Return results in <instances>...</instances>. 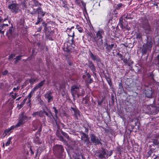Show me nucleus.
<instances>
[{"label":"nucleus","instance_id":"1","mask_svg":"<svg viewBox=\"0 0 159 159\" xmlns=\"http://www.w3.org/2000/svg\"><path fill=\"white\" fill-rule=\"evenodd\" d=\"M71 92L72 96L75 98V95H76L78 97L83 95L84 94L83 90L82 89L79 88L77 85H74L72 86L71 89Z\"/></svg>","mask_w":159,"mask_h":159},{"label":"nucleus","instance_id":"2","mask_svg":"<svg viewBox=\"0 0 159 159\" xmlns=\"http://www.w3.org/2000/svg\"><path fill=\"white\" fill-rule=\"evenodd\" d=\"M8 7L12 12L15 13L18 12L20 11L19 8V5L16 3H12L8 5Z\"/></svg>","mask_w":159,"mask_h":159},{"label":"nucleus","instance_id":"3","mask_svg":"<svg viewBox=\"0 0 159 159\" xmlns=\"http://www.w3.org/2000/svg\"><path fill=\"white\" fill-rule=\"evenodd\" d=\"M30 118L31 117L28 118L26 116H22L21 117H20V119L17 124L16 125V126L18 127L22 125L26 121L30 119Z\"/></svg>","mask_w":159,"mask_h":159},{"label":"nucleus","instance_id":"4","mask_svg":"<svg viewBox=\"0 0 159 159\" xmlns=\"http://www.w3.org/2000/svg\"><path fill=\"white\" fill-rule=\"evenodd\" d=\"M16 127L14 125L11 126L10 128H9L7 129H5L4 133L2 134V137L3 138L5 137L7 135H9L12 132L13 130Z\"/></svg>","mask_w":159,"mask_h":159},{"label":"nucleus","instance_id":"5","mask_svg":"<svg viewBox=\"0 0 159 159\" xmlns=\"http://www.w3.org/2000/svg\"><path fill=\"white\" fill-rule=\"evenodd\" d=\"M90 137L91 140L93 143H95L96 144H98L100 143L99 140L98 139H96L94 134H91Z\"/></svg>","mask_w":159,"mask_h":159},{"label":"nucleus","instance_id":"6","mask_svg":"<svg viewBox=\"0 0 159 159\" xmlns=\"http://www.w3.org/2000/svg\"><path fill=\"white\" fill-rule=\"evenodd\" d=\"M72 109L74 111V116L76 119H78L79 117L80 116V111L78 109H75L73 108H72Z\"/></svg>","mask_w":159,"mask_h":159},{"label":"nucleus","instance_id":"7","mask_svg":"<svg viewBox=\"0 0 159 159\" xmlns=\"http://www.w3.org/2000/svg\"><path fill=\"white\" fill-rule=\"evenodd\" d=\"M72 35L71 34H68L69 36L72 37V39L70 41H69L68 43L70 44L71 46L72 47H74L75 46V44L74 43V38L75 36L74 32V31H72Z\"/></svg>","mask_w":159,"mask_h":159},{"label":"nucleus","instance_id":"8","mask_svg":"<svg viewBox=\"0 0 159 159\" xmlns=\"http://www.w3.org/2000/svg\"><path fill=\"white\" fill-rule=\"evenodd\" d=\"M45 96L46 98L48 99V102H49L50 100L52 99V96L51 93L48 92L45 94Z\"/></svg>","mask_w":159,"mask_h":159},{"label":"nucleus","instance_id":"9","mask_svg":"<svg viewBox=\"0 0 159 159\" xmlns=\"http://www.w3.org/2000/svg\"><path fill=\"white\" fill-rule=\"evenodd\" d=\"M143 28L146 33H148V31L150 30V27L149 24L147 23L145 25H144Z\"/></svg>","mask_w":159,"mask_h":159},{"label":"nucleus","instance_id":"10","mask_svg":"<svg viewBox=\"0 0 159 159\" xmlns=\"http://www.w3.org/2000/svg\"><path fill=\"white\" fill-rule=\"evenodd\" d=\"M35 90L34 88H33L31 91L30 93H29V94H28L27 97L29 99V102H30L31 101V98L32 97L33 94L34 93Z\"/></svg>","mask_w":159,"mask_h":159},{"label":"nucleus","instance_id":"11","mask_svg":"<svg viewBox=\"0 0 159 159\" xmlns=\"http://www.w3.org/2000/svg\"><path fill=\"white\" fill-rule=\"evenodd\" d=\"M37 11L38 14H41L43 16L45 13V12L43 11L41 8L40 7H39L37 9Z\"/></svg>","mask_w":159,"mask_h":159},{"label":"nucleus","instance_id":"12","mask_svg":"<svg viewBox=\"0 0 159 159\" xmlns=\"http://www.w3.org/2000/svg\"><path fill=\"white\" fill-rule=\"evenodd\" d=\"M104 32L102 30H100L98 31L97 34L96 35L98 38H102V35L103 34Z\"/></svg>","mask_w":159,"mask_h":159},{"label":"nucleus","instance_id":"13","mask_svg":"<svg viewBox=\"0 0 159 159\" xmlns=\"http://www.w3.org/2000/svg\"><path fill=\"white\" fill-rule=\"evenodd\" d=\"M45 82L44 80H43L40 82L38 84L36 85V86L34 88L35 90H36L37 89L39 88L40 87L42 86Z\"/></svg>","mask_w":159,"mask_h":159},{"label":"nucleus","instance_id":"14","mask_svg":"<svg viewBox=\"0 0 159 159\" xmlns=\"http://www.w3.org/2000/svg\"><path fill=\"white\" fill-rule=\"evenodd\" d=\"M12 139V137H10L7 140V142L5 144L3 143V146H4V145L7 146H9L10 144L11 143V141Z\"/></svg>","mask_w":159,"mask_h":159},{"label":"nucleus","instance_id":"15","mask_svg":"<svg viewBox=\"0 0 159 159\" xmlns=\"http://www.w3.org/2000/svg\"><path fill=\"white\" fill-rule=\"evenodd\" d=\"M81 139L84 140L85 141H87L89 140V138L87 135L85 134H83L82 136L81 137Z\"/></svg>","mask_w":159,"mask_h":159},{"label":"nucleus","instance_id":"16","mask_svg":"<svg viewBox=\"0 0 159 159\" xmlns=\"http://www.w3.org/2000/svg\"><path fill=\"white\" fill-rule=\"evenodd\" d=\"M34 4V6H38L39 7L41 5V4L39 3L38 1L36 0H32Z\"/></svg>","mask_w":159,"mask_h":159},{"label":"nucleus","instance_id":"17","mask_svg":"<svg viewBox=\"0 0 159 159\" xmlns=\"http://www.w3.org/2000/svg\"><path fill=\"white\" fill-rule=\"evenodd\" d=\"M42 112L41 111L39 112H34L32 114V115L33 116H35L36 115H39L41 116L42 115Z\"/></svg>","mask_w":159,"mask_h":159},{"label":"nucleus","instance_id":"18","mask_svg":"<svg viewBox=\"0 0 159 159\" xmlns=\"http://www.w3.org/2000/svg\"><path fill=\"white\" fill-rule=\"evenodd\" d=\"M114 46V44L111 45H107V48L110 50H111Z\"/></svg>","mask_w":159,"mask_h":159},{"label":"nucleus","instance_id":"19","mask_svg":"<svg viewBox=\"0 0 159 159\" xmlns=\"http://www.w3.org/2000/svg\"><path fill=\"white\" fill-rule=\"evenodd\" d=\"M7 19V18H4V19L2 17V16L0 15V23L1 22H3V21L6 20Z\"/></svg>","mask_w":159,"mask_h":159},{"label":"nucleus","instance_id":"20","mask_svg":"<svg viewBox=\"0 0 159 159\" xmlns=\"http://www.w3.org/2000/svg\"><path fill=\"white\" fill-rule=\"evenodd\" d=\"M53 109L54 110V111L55 113V116L56 117H57V114L58 113V111L57 110L56 108L55 107H53Z\"/></svg>","mask_w":159,"mask_h":159},{"label":"nucleus","instance_id":"21","mask_svg":"<svg viewBox=\"0 0 159 159\" xmlns=\"http://www.w3.org/2000/svg\"><path fill=\"white\" fill-rule=\"evenodd\" d=\"M90 56L92 59L93 60H95L96 59V56L93 55L92 53H90Z\"/></svg>","mask_w":159,"mask_h":159},{"label":"nucleus","instance_id":"22","mask_svg":"<svg viewBox=\"0 0 159 159\" xmlns=\"http://www.w3.org/2000/svg\"><path fill=\"white\" fill-rule=\"evenodd\" d=\"M77 28L78 31L80 33H81L83 31V29L81 27H80L79 26H77Z\"/></svg>","mask_w":159,"mask_h":159},{"label":"nucleus","instance_id":"23","mask_svg":"<svg viewBox=\"0 0 159 159\" xmlns=\"http://www.w3.org/2000/svg\"><path fill=\"white\" fill-rule=\"evenodd\" d=\"M8 71L7 70H5L2 72L3 75H6L8 74Z\"/></svg>","mask_w":159,"mask_h":159},{"label":"nucleus","instance_id":"24","mask_svg":"<svg viewBox=\"0 0 159 159\" xmlns=\"http://www.w3.org/2000/svg\"><path fill=\"white\" fill-rule=\"evenodd\" d=\"M36 81V80L31 79L29 80V82L31 84H33Z\"/></svg>","mask_w":159,"mask_h":159},{"label":"nucleus","instance_id":"25","mask_svg":"<svg viewBox=\"0 0 159 159\" xmlns=\"http://www.w3.org/2000/svg\"><path fill=\"white\" fill-rule=\"evenodd\" d=\"M90 68L92 70H93V71L94 70H95V67H94V66L93 65V64H91L90 66Z\"/></svg>","mask_w":159,"mask_h":159},{"label":"nucleus","instance_id":"26","mask_svg":"<svg viewBox=\"0 0 159 159\" xmlns=\"http://www.w3.org/2000/svg\"><path fill=\"white\" fill-rule=\"evenodd\" d=\"M141 36L142 35L140 33H138L136 34V38H141Z\"/></svg>","mask_w":159,"mask_h":159},{"label":"nucleus","instance_id":"27","mask_svg":"<svg viewBox=\"0 0 159 159\" xmlns=\"http://www.w3.org/2000/svg\"><path fill=\"white\" fill-rule=\"evenodd\" d=\"M18 96V95L17 93H15L14 95L12 96L13 99H15Z\"/></svg>","mask_w":159,"mask_h":159},{"label":"nucleus","instance_id":"28","mask_svg":"<svg viewBox=\"0 0 159 159\" xmlns=\"http://www.w3.org/2000/svg\"><path fill=\"white\" fill-rule=\"evenodd\" d=\"M74 28V26H72L70 28H67V29L66 31L67 32H69V31H71V29H72V28Z\"/></svg>","mask_w":159,"mask_h":159},{"label":"nucleus","instance_id":"29","mask_svg":"<svg viewBox=\"0 0 159 159\" xmlns=\"http://www.w3.org/2000/svg\"><path fill=\"white\" fill-rule=\"evenodd\" d=\"M19 89V87L18 86H17V87L16 88H14L13 89V90L17 92Z\"/></svg>","mask_w":159,"mask_h":159},{"label":"nucleus","instance_id":"30","mask_svg":"<svg viewBox=\"0 0 159 159\" xmlns=\"http://www.w3.org/2000/svg\"><path fill=\"white\" fill-rule=\"evenodd\" d=\"M42 20V19L41 18H40L39 17H38V18L37 21L39 22H40V21H41Z\"/></svg>","mask_w":159,"mask_h":159},{"label":"nucleus","instance_id":"31","mask_svg":"<svg viewBox=\"0 0 159 159\" xmlns=\"http://www.w3.org/2000/svg\"><path fill=\"white\" fill-rule=\"evenodd\" d=\"M21 56H19L17 57H16V60H19L20 59V57H21Z\"/></svg>","mask_w":159,"mask_h":159},{"label":"nucleus","instance_id":"32","mask_svg":"<svg viewBox=\"0 0 159 159\" xmlns=\"http://www.w3.org/2000/svg\"><path fill=\"white\" fill-rule=\"evenodd\" d=\"M153 143L155 145H157L158 144V143L156 139L154 140L153 141Z\"/></svg>","mask_w":159,"mask_h":159},{"label":"nucleus","instance_id":"33","mask_svg":"<svg viewBox=\"0 0 159 159\" xmlns=\"http://www.w3.org/2000/svg\"><path fill=\"white\" fill-rule=\"evenodd\" d=\"M15 57V55H14V54H12L9 56V58L10 59L11 58H13Z\"/></svg>","mask_w":159,"mask_h":159},{"label":"nucleus","instance_id":"34","mask_svg":"<svg viewBox=\"0 0 159 159\" xmlns=\"http://www.w3.org/2000/svg\"><path fill=\"white\" fill-rule=\"evenodd\" d=\"M122 4H121V3H119V4H118L117 6H118V7L119 8H120V7H122Z\"/></svg>","mask_w":159,"mask_h":159},{"label":"nucleus","instance_id":"35","mask_svg":"<svg viewBox=\"0 0 159 159\" xmlns=\"http://www.w3.org/2000/svg\"><path fill=\"white\" fill-rule=\"evenodd\" d=\"M117 54L118 56H119L120 57H122V55L119 52L117 53Z\"/></svg>","mask_w":159,"mask_h":159},{"label":"nucleus","instance_id":"36","mask_svg":"<svg viewBox=\"0 0 159 159\" xmlns=\"http://www.w3.org/2000/svg\"><path fill=\"white\" fill-rule=\"evenodd\" d=\"M24 104L25 103H24L23 102H22L20 105V106L21 107H22Z\"/></svg>","mask_w":159,"mask_h":159},{"label":"nucleus","instance_id":"37","mask_svg":"<svg viewBox=\"0 0 159 159\" xmlns=\"http://www.w3.org/2000/svg\"><path fill=\"white\" fill-rule=\"evenodd\" d=\"M60 139L62 141H64V139H63V138L62 137H61V138H60Z\"/></svg>","mask_w":159,"mask_h":159},{"label":"nucleus","instance_id":"38","mask_svg":"<svg viewBox=\"0 0 159 159\" xmlns=\"http://www.w3.org/2000/svg\"><path fill=\"white\" fill-rule=\"evenodd\" d=\"M8 25L7 24H3L1 26H7Z\"/></svg>","mask_w":159,"mask_h":159},{"label":"nucleus","instance_id":"39","mask_svg":"<svg viewBox=\"0 0 159 159\" xmlns=\"http://www.w3.org/2000/svg\"><path fill=\"white\" fill-rule=\"evenodd\" d=\"M26 99H27V98L24 99L22 102H24V103H25V102L26 100Z\"/></svg>","mask_w":159,"mask_h":159},{"label":"nucleus","instance_id":"40","mask_svg":"<svg viewBox=\"0 0 159 159\" xmlns=\"http://www.w3.org/2000/svg\"><path fill=\"white\" fill-rule=\"evenodd\" d=\"M159 111V107H158L156 109V111Z\"/></svg>","mask_w":159,"mask_h":159},{"label":"nucleus","instance_id":"41","mask_svg":"<svg viewBox=\"0 0 159 159\" xmlns=\"http://www.w3.org/2000/svg\"><path fill=\"white\" fill-rule=\"evenodd\" d=\"M44 113H45V114H46L47 116H49V115L48 114V113L47 112H44Z\"/></svg>","mask_w":159,"mask_h":159},{"label":"nucleus","instance_id":"42","mask_svg":"<svg viewBox=\"0 0 159 159\" xmlns=\"http://www.w3.org/2000/svg\"><path fill=\"white\" fill-rule=\"evenodd\" d=\"M108 82L109 84L110 85V83H111L110 80H108Z\"/></svg>","mask_w":159,"mask_h":159},{"label":"nucleus","instance_id":"43","mask_svg":"<svg viewBox=\"0 0 159 159\" xmlns=\"http://www.w3.org/2000/svg\"><path fill=\"white\" fill-rule=\"evenodd\" d=\"M37 129V127L36 126L35 127H34V128L33 129L34 130H36Z\"/></svg>","mask_w":159,"mask_h":159},{"label":"nucleus","instance_id":"44","mask_svg":"<svg viewBox=\"0 0 159 159\" xmlns=\"http://www.w3.org/2000/svg\"><path fill=\"white\" fill-rule=\"evenodd\" d=\"M21 98L20 97H19L18 98L16 99V100H19Z\"/></svg>","mask_w":159,"mask_h":159},{"label":"nucleus","instance_id":"45","mask_svg":"<svg viewBox=\"0 0 159 159\" xmlns=\"http://www.w3.org/2000/svg\"><path fill=\"white\" fill-rule=\"evenodd\" d=\"M50 114L53 117V116L52 115V113L50 111H49Z\"/></svg>","mask_w":159,"mask_h":159},{"label":"nucleus","instance_id":"46","mask_svg":"<svg viewBox=\"0 0 159 159\" xmlns=\"http://www.w3.org/2000/svg\"><path fill=\"white\" fill-rule=\"evenodd\" d=\"M39 22L38 21H37L35 23V24L36 25H38Z\"/></svg>","mask_w":159,"mask_h":159},{"label":"nucleus","instance_id":"47","mask_svg":"<svg viewBox=\"0 0 159 159\" xmlns=\"http://www.w3.org/2000/svg\"><path fill=\"white\" fill-rule=\"evenodd\" d=\"M88 75V77L89 78H90V75Z\"/></svg>","mask_w":159,"mask_h":159},{"label":"nucleus","instance_id":"48","mask_svg":"<svg viewBox=\"0 0 159 159\" xmlns=\"http://www.w3.org/2000/svg\"><path fill=\"white\" fill-rule=\"evenodd\" d=\"M60 147H61V149L62 150L63 149V148L62 146L61 145H60Z\"/></svg>","mask_w":159,"mask_h":159},{"label":"nucleus","instance_id":"49","mask_svg":"<svg viewBox=\"0 0 159 159\" xmlns=\"http://www.w3.org/2000/svg\"><path fill=\"white\" fill-rule=\"evenodd\" d=\"M30 150L31 151V153H32V154H33L34 153L33 152L32 150H31V148H30Z\"/></svg>","mask_w":159,"mask_h":159},{"label":"nucleus","instance_id":"50","mask_svg":"<svg viewBox=\"0 0 159 159\" xmlns=\"http://www.w3.org/2000/svg\"><path fill=\"white\" fill-rule=\"evenodd\" d=\"M157 58H158V60H159V55L157 56Z\"/></svg>","mask_w":159,"mask_h":159},{"label":"nucleus","instance_id":"51","mask_svg":"<svg viewBox=\"0 0 159 159\" xmlns=\"http://www.w3.org/2000/svg\"><path fill=\"white\" fill-rule=\"evenodd\" d=\"M67 138L68 139H69V137L68 136H67Z\"/></svg>","mask_w":159,"mask_h":159}]
</instances>
